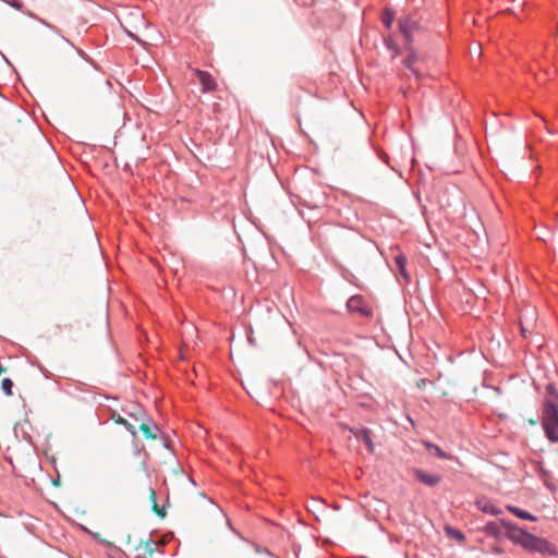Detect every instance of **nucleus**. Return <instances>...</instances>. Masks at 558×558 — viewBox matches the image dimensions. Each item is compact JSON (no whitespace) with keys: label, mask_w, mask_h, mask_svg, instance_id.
<instances>
[{"label":"nucleus","mask_w":558,"mask_h":558,"mask_svg":"<svg viewBox=\"0 0 558 558\" xmlns=\"http://www.w3.org/2000/svg\"><path fill=\"white\" fill-rule=\"evenodd\" d=\"M131 416L135 420V422H137L138 424L141 423V421H146L144 418V413L142 411V409H137L136 412H133L131 413Z\"/></svg>","instance_id":"nucleus-21"},{"label":"nucleus","mask_w":558,"mask_h":558,"mask_svg":"<svg viewBox=\"0 0 558 558\" xmlns=\"http://www.w3.org/2000/svg\"><path fill=\"white\" fill-rule=\"evenodd\" d=\"M507 509H508L511 513H513L514 515H517V517H518V518H520V519L529 520V521H535V520H536V518H535L533 514H531V513H529L527 511L522 510V509H520V508H518V507H514V506H507Z\"/></svg>","instance_id":"nucleus-11"},{"label":"nucleus","mask_w":558,"mask_h":558,"mask_svg":"<svg viewBox=\"0 0 558 558\" xmlns=\"http://www.w3.org/2000/svg\"><path fill=\"white\" fill-rule=\"evenodd\" d=\"M476 506L481 511H483L485 513H489L493 515H498L501 513V510L499 508H497L490 500H488L486 498L477 499Z\"/></svg>","instance_id":"nucleus-9"},{"label":"nucleus","mask_w":558,"mask_h":558,"mask_svg":"<svg viewBox=\"0 0 558 558\" xmlns=\"http://www.w3.org/2000/svg\"><path fill=\"white\" fill-rule=\"evenodd\" d=\"M138 429L144 434L147 439H156V434L153 433L150 425L146 421H141Z\"/></svg>","instance_id":"nucleus-15"},{"label":"nucleus","mask_w":558,"mask_h":558,"mask_svg":"<svg viewBox=\"0 0 558 558\" xmlns=\"http://www.w3.org/2000/svg\"><path fill=\"white\" fill-rule=\"evenodd\" d=\"M194 74L197 76L204 93L215 92L217 89V83L211 74L198 69L194 70Z\"/></svg>","instance_id":"nucleus-6"},{"label":"nucleus","mask_w":558,"mask_h":558,"mask_svg":"<svg viewBox=\"0 0 558 558\" xmlns=\"http://www.w3.org/2000/svg\"><path fill=\"white\" fill-rule=\"evenodd\" d=\"M149 500L151 502L153 511L159 517H165V510L158 507L156 490L153 488H149Z\"/></svg>","instance_id":"nucleus-13"},{"label":"nucleus","mask_w":558,"mask_h":558,"mask_svg":"<svg viewBox=\"0 0 558 558\" xmlns=\"http://www.w3.org/2000/svg\"><path fill=\"white\" fill-rule=\"evenodd\" d=\"M546 400L543 407L542 424L547 438L558 441V393L551 384L546 387Z\"/></svg>","instance_id":"nucleus-1"},{"label":"nucleus","mask_w":558,"mask_h":558,"mask_svg":"<svg viewBox=\"0 0 558 558\" xmlns=\"http://www.w3.org/2000/svg\"><path fill=\"white\" fill-rule=\"evenodd\" d=\"M413 473L417 481L427 486H436L441 481V476L436 473H427L420 469H415Z\"/></svg>","instance_id":"nucleus-7"},{"label":"nucleus","mask_w":558,"mask_h":558,"mask_svg":"<svg viewBox=\"0 0 558 558\" xmlns=\"http://www.w3.org/2000/svg\"><path fill=\"white\" fill-rule=\"evenodd\" d=\"M398 24L401 34L408 41H411L414 33L421 28L418 20L410 14L401 16Z\"/></svg>","instance_id":"nucleus-2"},{"label":"nucleus","mask_w":558,"mask_h":558,"mask_svg":"<svg viewBox=\"0 0 558 558\" xmlns=\"http://www.w3.org/2000/svg\"><path fill=\"white\" fill-rule=\"evenodd\" d=\"M395 20V14L393 12L389 11V10H386L384 13H383V16H381V21L384 23V25L386 27H391L392 25V22Z\"/></svg>","instance_id":"nucleus-17"},{"label":"nucleus","mask_w":558,"mask_h":558,"mask_svg":"<svg viewBox=\"0 0 558 558\" xmlns=\"http://www.w3.org/2000/svg\"><path fill=\"white\" fill-rule=\"evenodd\" d=\"M7 2L16 9L22 8V3L20 0H7Z\"/></svg>","instance_id":"nucleus-22"},{"label":"nucleus","mask_w":558,"mask_h":558,"mask_svg":"<svg viewBox=\"0 0 558 558\" xmlns=\"http://www.w3.org/2000/svg\"><path fill=\"white\" fill-rule=\"evenodd\" d=\"M536 327V312L532 307H526L520 315V329L523 337L531 335Z\"/></svg>","instance_id":"nucleus-3"},{"label":"nucleus","mask_w":558,"mask_h":558,"mask_svg":"<svg viewBox=\"0 0 558 558\" xmlns=\"http://www.w3.org/2000/svg\"><path fill=\"white\" fill-rule=\"evenodd\" d=\"M481 50H482L481 46H480V45H477V46L473 49V52H477L478 54H481Z\"/></svg>","instance_id":"nucleus-24"},{"label":"nucleus","mask_w":558,"mask_h":558,"mask_svg":"<svg viewBox=\"0 0 558 558\" xmlns=\"http://www.w3.org/2000/svg\"><path fill=\"white\" fill-rule=\"evenodd\" d=\"M485 531L492 535L497 536L499 534V527L498 524L495 522H489L485 526Z\"/></svg>","instance_id":"nucleus-19"},{"label":"nucleus","mask_w":558,"mask_h":558,"mask_svg":"<svg viewBox=\"0 0 558 558\" xmlns=\"http://www.w3.org/2000/svg\"><path fill=\"white\" fill-rule=\"evenodd\" d=\"M112 418L114 420V422L118 424V421H121V418H123L122 416L120 415H113Z\"/></svg>","instance_id":"nucleus-25"},{"label":"nucleus","mask_w":558,"mask_h":558,"mask_svg":"<svg viewBox=\"0 0 558 558\" xmlns=\"http://www.w3.org/2000/svg\"><path fill=\"white\" fill-rule=\"evenodd\" d=\"M453 535H454L456 538H458L460 541L464 539V535L461 532H459V531H456L453 533Z\"/></svg>","instance_id":"nucleus-23"},{"label":"nucleus","mask_w":558,"mask_h":558,"mask_svg":"<svg viewBox=\"0 0 558 558\" xmlns=\"http://www.w3.org/2000/svg\"><path fill=\"white\" fill-rule=\"evenodd\" d=\"M405 63L409 69H412V59H408Z\"/></svg>","instance_id":"nucleus-26"},{"label":"nucleus","mask_w":558,"mask_h":558,"mask_svg":"<svg viewBox=\"0 0 558 558\" xmlns=\"http://www.w3.org/2000/svg\"><path fill=\"white\" fill-rule=\"evenodd\" d=\"M157 548V544L150 539H147L145 543H140L136 547L138 550V558H146L147 555H151Z\"/></svg>","instance_id":"nucleus-10"},{"label":"nucleus","mask_w":558,"mask_h":558,"mask_svg":"<svg viewBox=\"0 0 558 558\" xmlns=\"http://www.w3.org/2000/svg\"><path fill=\"white\" fill-rule=\"evenodd\" d=\"M500 523L507 530V536L514 543H518L523 546V544L525 542V536H529L530 533L523 531L522 529L518 527L517 525L509 523L505 520H501Z\"/></svg>","instance_id":"nucleus-5"},{"label":"nucleus","mask_w":558,"mask_h":558,"mask_svg":"<svg viewBox=\"0 0 558 558\" xmlns=\"http://www.w3.org/2000/svg\"><path fill=\"white\" fill-rule=\"evenodd\" d=\"M351 433L354 434V436L362 440L366 447H367V450L373 453L374 450H375V446L373 444V440H372V437H371V432L366 428L364 429H351Z\"/></svg>","instance_id":"nucleus-8"},{"label":"nucleus","mask_w":558,"mask_h":558,"mask_svg":"<svg viewBox=\"0 0 558 558\" xmlns=\"http://www.w3.org/2000/svg\"><path fill=\"white\" fill-rule=\"evenodd\" d=\"M523 547L529 550H534L538 553H551V545L544 538L536 537L532 534H529V536H525V542L523 544Z\"/></svg>","instance_id":"nucleus-4"},{"label":"nucleus","mask_w":558,"mask_h":558,"mask_svg":"<svg viewBox=\"0 0 558 558\" xmlns=\"http://www.w3.org/2000/svg\"><path fill=\"white\" fill-rule=\"evenodd\" d=\"M1 388L7 396L12 395L13 381L10 378H4L1 381Z\"/></svg>","instance_id":"nucleus-18"},{"label":"nucleus","mask_w":558,"mask_h":558,"mask_svg":"<svg viewBox=\"0 0 558 558\" xmlns=\"http://www.w3.org/2000/svg\"><path fill=\"white\" fill-rule=\"evenodd\" d=\"M361 304H362L361 296L355 295L348 300V308L352 312H362Z\"/></svg>","instance_id":"nucleus-16"},{"label":"nucleus","mask_w":558,"mask_h":558,"mask_svg":"<svg viewBox=\"0 0 558 558\" xmlns=\"http://www.w3.org/2000/svg\"><path fill=\"white\" fill-rule=\"evenodd\" d=\"M530 424H532V425H536V424H537V422H536L535 420H530Z\"/></svg>","instance_id":"nucleus-28"},{"label":"nucleus","mask_w":558,"mask_h":558,"mask_svg":"<svg viewBox=\"0 0 558 558\" xmlns=\"http://www.w3.org/2000/svg\"><path fill=\"white\" fill-rule=\"evenodd\" d=\"M396 266L399 270V272L408 280L409 276L405 271V256L402 254H399L395 257Z\"/></svg>","instance_id":"nucleus-14"},{"label":"nucleus","mask_w":558,"mask_h":558,"mask_svg":"<svg viewBox=\"0 0 558 558\" xmlns=\"http://www.w3.org/2000/svg\"><path fill=\"white\" fill-rule=\"evenodd\" d=\"M7 372V368L0 365V375Z\"/></svg>","instance_id":"nucleus-27"},{"label":"nucleus","mask_w":558,"mask_h":558,"mask_svg":"<svg viewBox=\"0 0 558 558\" xmlns=\"http://www.w3.org/2000/svg\"><path fill=\"white\" fill-rule=\"evenodd\" d=\"M118 424L124 425L132 434L133 437H136V427L134 424L130 423L125 418H121V421H118Z\"/></svg>","instance_id":"nucleus-20"},{"label":"nucleus","mask_w":558,"mask_h":558,"mask_svg":"<svg viewBox=\"0 0 558 558\" xmlns=\"http://www.w3.org/2000/svg\"><path fill=\"white\" fill-rule=\"evenodd\" d=\"M424 446L430 450L435 456H437L440 459H450L451 457L447 454L441 448H439L437 445H434L429 441H424Z\"/></svg>","instance_id":"nucleus-12"}]
</instances>
